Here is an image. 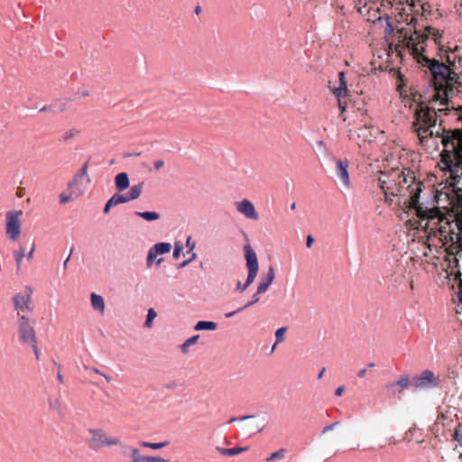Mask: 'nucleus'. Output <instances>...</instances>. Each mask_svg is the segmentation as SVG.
Listing matches in <instances>:
<instances>
[{"label":"nucleus","instance_id":"obj_1","mask_svg":"<svg viewBox=\"0 0 462 462\" xmlns=\"http://www.w3.org/2000/svg\"><path fill=\"white\" fill-rule=\"evenodd\" d=\"M430 37H432L436 44H440V32L430 26L425 27L421 34L417 30L409 36L407 33L403 34L409 53L421 67L428 68L432 75L436 91L433 100L439 101L440 106H447L436 109L423 102L418 104L412 128L421 145H426L430 137L442 140V135L436 134L438 132L462 131V106H448V97L452 95L453 84L461 83L458 70L462 69V48L456 46L453 49H445L441 45L437 56L430 59L424 54L425 49L421 45Z\"/></svg>","mask_w":462,"mask_h":462},{"label":"nucleus","instance_id":"obj_2","mask_svg":"<svg viewBox=\"0 0 462 462\" xmlns=\"http://www.w3.org/2000/svg\"><path fill=\"white\" fill-rule=\"evenodd\" d=\"M437 135H442L444 147L440 156L450 171L451 183L456 198L457 211L453 216L454 226H445L441 225L440 236L449 243L446 251L448 261L456 263L459 267L458 256L462 257V131L438 132Z\"/></svg>","mask_w":462,"mask_h":462},{"label":"nucleus","instance_id":"obj_3","mask_svg":"<svg viewBox=\"0 0 462 462\" xmlns=\"http://www.w3.org/2000/svg\"><path fill=\"white\" fill-rule=\"evenodd\" d=\"M414 178H408L403 169L392 168L388 171H381L377 178V185L383 189L385 201L392 203L391 197L405 196L409 191L410 197L420 191L419 185L412 186Z\"/></svg>","mask_w":462,"mask_h":462},{"label":"nucleus","instance_id":"obj_4","mask_svg":"<svg viewBox=\"0 0 462 462\" xmlns=\"http://www.w3.org/2000/svg\"><path fill=\"white\" fill-rule=\"evenodd\" d=\"M443 165H444V170L447 171V173H448V177L447 179V180L448 181V186L451 189H453V187L450 185V183H451L450 177L451 176H450L449 169L444 163H443ZM452 192L454 193L453 198L451 199L452 204H453V215L450 216V217H452V219H449L448 217L444 216L441 213L440 209L437 207H434L432 208H424L422 206V204H420L419 202V197H420L419 193L420 192L414 193L413 195L411 196V198L408 200L407 207L410 209H414L416 216L420 220H429V221L437 220L436 224L439 225V230L441 229V225H443L445 226H449L452 225V226H454L453 216H454V213L457 211V208L454 207V205L456 204L454 189H452Z\"/></svg>","mask_w":462,"mask_h":462},{"label":"nucleus","instance_id":"obj_5","mask_svg":"<svg viewBox=\"0 0 462 462\" xmlns=\"http://www.w3.org/2000/svg\"><path fill=\"white\" fill-rule=\"evenodd\" d=\"M88 432L91 438L88 439V447L92 450H97L106 446L118 445L120 440L116 437L106 438L105 432L101 429H88Z\"/></svg>","mask_w":462,"mask_h":462},{"label":"nucleus","instance_id":"obj_6","mask_svg":"<svg viewBox=\"0 0 462 462\" xmlns=\"http://www.w3.org/2000/svg\"><path fill=\"white\" fill-rule=\"evenodd\" d=\"M245 258L248 269L247 278L245 282V287H249L254 281L259 271L258 259L255 252L250 245H245Z\"/></svg>","mask_w":462,"mask_h":462},{"label":"nucleus","instance_id":"obj_7","mask_svg":"<svg viewBox=\"0 0 462 462\" xmlns=\"http://www.w3.org/2000/svg\"><path fill=\"white\" fill-rule=\"evenodd\" d=\"M18 316V332L20 340L26 344L36 343L35 332L32 326L30 325L28 317L20 315L19 313Z\"/></svg>","mask_w":462,"mask_h":462},{"label":"nucleus","instance_id":"obj_8","mask_svg":"<svg viewBox=\"0 0 462 462\" xmlns=\"http://www.w3.org/2000/svg\"><path fill=\"white\" fill-rule=\"evenodd\" d=\"M22 214L21 211H8L6 213V234L13 240H15L21 233V224L18 216Z\"/></svg>","mask_w":462,"mask_h":462},{"label":"nucleus","instance_id":"obj_9","mask_svg":"<svg viewBox=\"0 0 462 462\" xmlns=\"http://www.w3.org/2000/svg\"><path fill=\"white\" fill-rule=\"evenodd\" d=\"M416 388H426L430 386H437L439 383V378L429 369L421 372L420 374L413 378Z\"/></svg>","mask_w":462,"mask_h":462},{"label":"nucleus","instance_id":"obj_10","mask_svg":"<svg viewBox=\"0 0 462 462\" xmlns=\"http://www.w3.org/2000/svg\"><path fill=\"white\" fill-rule=\"evenodd\" d=\"M32 290L30 286L25 287V291L21 293H16L14 298V304L16 310H31L30 303L32 300Z\"/></svg>","mask_w":462,"mask_h":462},{"label":"nucleus","instance_id":"obj_11","mask_svg":"<svg viewBox=\"0 0 462 462\" xmlns=\"http://www.w3.org/2000/svg\"><path fill=\"white\" fill-rule=\"evenodd\" d=\"M452 419L444 413H439L434 424L430 427L431 433L437 438L444 434L445 428L449 427L452 423Z\"/></svg>","mask_w":462,"mask_h":462},{"label":"nucleus","instance_id":"obj_12","mask_svg":"<svg viewBox=\"0 0 462 462\" xmlns=\"http://www.w3.org/2000/svg\"><path fill=\"white\" fill-rule=\"evenodd\" d=\"M338 76H339L340 85L338 88H337L335 89V95L337 97L338 107L341 110V112L343 113L346 107L347 88H346V83L345 81V73L341 71V72H339Z\"/></svg>","mask_w":462,"mask_h":462},{"label":"nucleus","instance_id":"obj_13","mask_svg":"<svg viewBox=\"0 0 462 462\" xmlns=\"http://www.w3.org/2000/svg\"><path fill=\"white\" fill-rule=\"evenodd\" d=\"M347 167H348V162L346 161L337 160L336 162L337 178L341 181L342 185L346 189H348L350 186Z\"/></svg>","mask_w":462,"mask_h":462},{"label":"nucleus","instance_id":"obj_14","mask_svg":"<svg viewBox=\"0 0 462 462\" xmlns=\"http://www.w3.org/2000/svg\"><path fill=\"white\" fill-rule=\"evenodd\" d=\"M236 208L240 213L245 215L247 218L254 219V220L258 219V214L254 208V204L250 200H248L246 199H243L242 201L237 203Z\"/></svg>","mask_w":462,"mask_h":462},{"label":"nucleus","instance_id":"obj_15","mask_svg":"<svg viewBox=\"0 0 462 462\" xmlns=\"http://www.w3.org/2000/svg\"><path fill=\"white\" fill-rule=\"evenodd\" d=\"M275 278L273 267L269 266L268 272L261 277V282L258 284V293L265 292Z\"/></svg>","mask_w":462,"mask_h":462},{"label":"nucleus","instance_id":"obj_16","mask_svg":"<svg viewBox=\"0 0 462 462\" xmlns=\"http://www.w3.org/2000/svg\"><path fill=\"white\" fill-rule=\"evenodd\" d=\"M375 132L376 130L372 127H362L359 128L357 138L359 140L358 145L362 146V144H365V143H370L373 138L375 137Z\"/></svg>","mask_w":462,"mask_h":462},{"label":"nucleus","instance_id":"obj_17","mask_svg":"<svg viewBox=\"0 0 462 462\" xmlns=\"http://www.w3.org/2000/svg\"><path fill=\"white\" fill-rule=\"evenodd\" d=\"M115 185L118 192H123L130 187L128 174L125 171L119 172L115 177Z\"/></svg>","mask_w":462,"mask_h":462},{"label":"nucleus","instance_id":"obj_18","mask_svg":"<svg viewBox=\"0 0 462 462\" xmlns=\"http://www.w3.org/2000/svg\"><path fill=\"white\" fill-rule=\"evenodd\" d=\"M216 449L219 454L225 457H233L241 454L248 449V447H235L231 448L217 447Z\"/></svg>","mask_w":462,"mask_h":462},{"label":"nucleus","instance_id":"obj_19","mask_svg":"<svg viewBox=\"0 0 462 462\" xmlns=\"http://www.w3.org/2000/svg\"><path fill=\"white\" fill-rule=\"evenodd\" d=\"M91 306L94 310L104 312L106 305L104 298L95 292L90 295Z\"/></svg>","mask_w":462,"mask_h":462},{"label":"nucleus","instance_id":"obj_20","mask_svg":"<svg viewBox=\"0 0 462 462\" xmlns=\"http://www.w3.org/2000/svg\"><path fill=\"white\" fill-rule=\"evenodd\" d=\"M217 323L209 320H199L196 323L194 329L197 331L208 330L213 331L217 329Z\"/></svg>","mask_w":462,"mask_h":462},{"label":"nucleus","instance_id":"obj_21","mask_svg":"<svg viewBox=\"0 0 462 462\" xmlns=\"http://www.w3.org/2000/svg\"><path fill=\"white\" fill-rule=\"evenodd\" d=\"M135 216H138L147 222H152L160 219L161 216L156 211H135Z\"/></svg>","mask_w":462,"mask_h":462},{"label":"nucleus","instance_id":"obj_22","mask_svg":"<svg viewBox=\"0 0 462 462\" xmlns=\"http://www.w3.org/2000/svg\"><path fill=\"white\" fill-rule=\"evenodd\" d=\"M143 183L141 182L131 187L130 190L125 194L129 201L134 200L140 197L143 191Z\"/></svg>","mask_w":462,"mask_h":462},{"label":"nucleus","instance_id":"obj_23","mask_svg":"<svg viewBox=\"0 0 462 462\" xmlns=\"http://www.w3.org/2000/svg\"><path fill=\"white\" fill-rule=\"evenodd\" d=\"M152 247L157 255L165 254L171 250V245L167 242L156 243Z\"/></svg>","mask_w":462,"mask_h":462},{"label":"nucleus","instance_id":"obj_24","mask_svg":"<svg viewBox=\"0 0 462 462\" xmlns=\"http://www.w3.org/2000/svg\"><path fill=\"white\" fill-rule=\"evenodd\" d=\"M409 384H410V379L406 375V376L401 377L397 382L388 384L387 388L394 389L395 387L399 386L400 389L398 390V393H402V391L403 389L407 388L409 386Z\"/></svg>","mask_w":462,"mask_h":462},{"label":"nucleus","instance_id":"obj_25","mask_svg":"<svg viewBox=\"0 0 462 462\" xmlns=\"http://www.w3.org/2000/svg\"><path fill=\"white\" fill-rule=\"evenodd\" d=\"M200 336L199 335H194L190 337H189L188 339H186L180 346V351L183 353V354H187L189 353V347L190 346H193L195 345L198 340L199 339Z\"/></svg>","mask_w":462,"mask_h":462},{"label":"nucleus","instance_id":"obj_26","mask_svg":"<svg viewBox=\"0 0 462 462\" xmlns=\"http://www.w3.org/2000/svg\"><path fill=\"white\" fill-rule=\"evenodd\" d=\"M88 162H89V159L81 166L79 171L74 176L78 180L85 178L87 183H90L91 182V179H90V177L88 174Z\"/></svg>","mask_w":462,"mask_h":462},{"label":"nucleus","instance_id":"obj_27","mask_svg":"<svg viewBox=\"0 0 462 462\" xmlns=\"http://www.w3.org/2000/svg\"><path fill=\"white\" fill-rule=\"evenodd\" d=\"M169 445H170V442L168 440H165L162 442H147V441L141 442L142 447L149 448L152 449H160V448H165Z\"/></svg>","mask_w":462,"mask_h":462},{"label":"nucleus","instance_id":"obj_28","mask_svg":"<svg viewBox=\"0 0 462 462\" xmlns=\"http://www.w3.org/2000/svg\"><path fill=\"white\" fill-rule=\"evenodd\" d=\"M109 199L115 206L129 202L126 195L121 194V192H118L117 190Z\"/></svg>","mask_w":462,"mask_h":462},{"label":"nucleus","instance_id":"obj_29","mask_svg":"<svg viewBox=\"0 0 462 462\" xmlns=\"http://www.w3.org/2000/svg\"><path fill=\"white\" fill-rule=\"evenodd\" d=\"M156 316H157V313L154 310V309H152V308L149 309L148 312H147V315H146V319H145V322H144V326L146 328H151L154 319L156 318Z\"/></svg>","mask_w":462,"mask_h":462},{"label":"nucleus","instance_id":"obj_30","mask_svg":"<svg viewBox=\"0 0 462 462\" xmlns=\"http://www.w3.org/2000/svg\"><path fill=\"white\" fill-rule=\"evenodd\" d=\"M79 134V130L76 129V128H71L68 131H66L64 133V134L62 135V137L60 138V141L61 142H64V143H67L69 142L72 137H74L75 135Z\"/></svg>","mask_w":462,"mask_h":462},{"label":"nucleus","instance_id":"obj_31","mask_svg":"<svg viewBox=\"0 0 462 462\" xmlns=\"http://www.w3.org/2000/svg\"><path fill=\"white\" fill-rule=\"evenodd\" d=\"M284 453H285V450L283 448H281V449L273 452V454H271V456L268 457L265 460L267 462H273L277 459H281L284 457Z\"/></svg>","mask_w":462,"mask_h":462},{"label":"nucleus","instance_id":"obj_32","mask_svg":"<svg viewBox=\"0 0 462 462\" xmlns=\"http://www.w3.org/2000/svg\"><path fill=\"white\" fill-rule=\"evenodd\" d=\"M452 439L462 446V423L455 429Z\"/></svg>","mask_w":462,"mask_h":462},{"label":"nucleus","instance_id":"obj_33","mask_svg":"<svg viewBox=\"0 0 462 462\" xmlns=\"http://www.w3.org/2000/svg\"><path fill=\"white\" fill-rule=\"evenodd\" d=\"M157 256L158 255L153 251L152 247H151L148 251V254H147V258H146V265L148 268H150L153 264Z\"/></svg>","mask_w":462,"mask_h":462},{"label":"nucleus","instance_id":"obj_34","mask_svg":"<svg viewBox=\"0 0 462 462\" xmlns=\"http://www.w3.org/2000/svg\"><path fill=\"white\" fill-rule=\"evenodd\" d=\"M286 331H287V328L286 327L279 328L275 331V340H276V343H281V342H282L284 340V336H285Z\"/></svg>","mask_w":462,"mask_h":462},{"label":"nucleus","instance_id":"obj_35","mask_svg":"<svg viewBox=\"0 0 462 462\" xmlns=\"http://www.w3.org/2000/svg\"><path fill=\"white\" fill-rule=\"evenodd\" d=\"M141 462H169V459L161 457L143 456Z\"/></svg>","mask_w":462,"mask_h":462},{"label":"nucleus","instance_id":"obj_36","mask_svg":"<svg viewBox=\"0 0 462 462\" xmlns=\"http://www.w3.org/2000/svg\"><path fill=\"white\" fill-rule=\"evenodd\" d=\"M250 431V434L259 433L263 430V426H260L259 424L249 423L245 426Z\"/></svg>","mask_w":462,"mask_h":462},{"label":"nucleus","instance_id":"obj_37","mask_svg":"<svg viewBox=\"0 0 462 462\" xmlns=\"http://www.w3.org/2000/svg\"><path fill=\"white\" fill-rule=\"evenodd\" d=\"M456 276H457V279L459 281L457 298H458L459 302L462 303V279H461L460 270H457Z\"/></svg>","mask_w":462,"mask_h":462},{"label":"nucleus","instance_id":"obj_38","mask_svg":"<svg viewBox=\"0 0 462 462\" xmlns=\"http://www.w3.org/2000/svg\"><path fill=\"white\" fill-rule=\"evenodd\" d=\"M183 246L180 242H176L174 245V250H173V258L178 259L182 252Z\"/></svg>","mask_w":462,"mask_h":462},{"label":"nucleus","instance_id":"obj_39","mask_svg":"<svg viewBox=\"0 0 462 462\" xmlns=\"http://www.w3.org/2000/svg\"><path fill=\"white\" fill-rule=\"evenodd\" d=\"M131 457L133 458L132 462H141L142 461V457L143 456H140L139 455V450L138 448H133L131 449Z\"/></svg>","mask_w":462,"mask_h":462},{"label":"nucleus","instance_id":"obj_40","mask_svg":"<svg viewBox=\"0 0 462 462\" xmlns=\"http://www.w3.org/2000/svg\"><path fill=\"white\" fill-rule=\"evenodd\" d=\"M255 416L254 415H245V416H241V417H231L228 423H232V422H235V421H244V420H246L248 419H252V418H254Z\"/></svg>","mask_w":462,"mask_h":462},{"label":"nucleus","instance_id":"obj_41","mask_svg":"<svg viewBox=\"0 0 462 462\" xmlns=\"http://www.w3.org/2000/svg\"><path fill=\"white\" fill-rule=\"evenodd\" d=\"M186 246L188 247V254L192 252L196 246V243L192 241V237L190 236L186 240Z\"/></svg>","mask_w":462,"mask_h":462},{"label":"nucleus","instance_id":"obj_42","mask_svg":"<svg viewBox=\"0 0 462 462\" xmlns=\"http://www.w3.org/2000/svg\"><path fill=\"white\" fill-rule=\"evenodd\" d=\"M113 207H116L110 199H108L103 208L104 214H108Z\"/></svg>","mask_w":462,"mask_h":462},{"label":"nucleus","instance_id":"obj_43","mask_svg":"<svg viewBox=\"0 0 462 462\" xmlns=\"http://www.w3.org/2000/svg\"><path fill=\"white\" fill-rule=\"evenodd\" d=\"M71 199H71V196H69V195H66V194H64V193H61V194L60 195V202L61 204H64V203H66V202H69V200H71Z\"/></svg>","mask_w":462,"mask_h":462},{"label":"nucleus","instance_id":"obj_44","mask_svg":"<svg viewBox=\"0 0 462 462\" xmlns=\"http://www.w3.org/2000/svg\"><path fill=\"white\" fill-rule=\"evenodd\" d=\"M23 256H24L23 251L15 252L14 253V258H15V261H16L18 265L20 264V263H21L22 259L23 258Z\"/></svg>","mask_w":462,"mask_h":462},{"label":"nucleus","instance_id":"obj_45","mask_svg":"<svg viewBox=\"0 0 462 462\" xmlns=\"http://www.w3.org/2000/svg\"><path fill=\"white\" fill-rule=\"evenodd\" d=\"M314 242H315L314 236H311V235H308L307 238H306V245H307V247H309V248L311 247L312 245L314 244Z\"/></svg>","mask_w":462,"mask_h":462},{"label":"nucleus","instance_id":"obj_46","mask_svg":"<svg viewBox=\"0 0 462 462\" xmlns=\"http://www.w3.org/2000/svg\"><path fill=\"white\" fill-rule=\"evenodd\" d=\"M247 288H248V287H245V283H242L240 281H237V282H236V291H245Z\"/></svg>","mask_w":462,"mask_h":462},{"label":"nucleus","instance_id":"obj_47","mask_svg":"<svg viewBox=\"0 0 462 462\" xmlns=\"http://www.w3.org/2000/svg\"><path fill=\"white\" fill-rule=\"evenodd\" d=\"M164 162L162 160H157L154 162V168L156 171H159L162 167H163Z\"/></svg>","mask_w":462,"mask_h":462},{"label":"nucleus","instance_id":"obj_48","mask_svg":"<svg viewBox=\"0 0 462 462\" xmlns=\"http://www.w3.org/2000/svg\"><path fill=\"white\" fill-rule=\"evenodd\" d=\"M31 344H32V346L33 348V352H34L35 357H36L37 360H39L40 359V351H39V349L37 347V345H36V343H31Z\"/></svg>","mask_w":462,"mask_h":462},{"label":"nucleus","instance_id":"obj_49","mask_svg":"<svg viewBox=\"0 0 462 462\" xmlns=\"http://www.w3.org/2000/svg\"><path fill=\"white\" fill-rule=\"evenodd\" d=\"M253 305H254V303L252 300H250V301L246 302L244 306L238 308L237 311H243L244 310H245Z\"/></svg>","mask_w":462,"mask_h":462},{"label":"nucleus","instance_id":"obj_50","mask_svg":"<svg viewBox=\"0 0 462 462\" xmlns=\"http://www.w3.org/2000/svg\"><path fill=\"white\" fill-rule=\"evenodd\" d=\"M260 294L261 293H258V290L256 291L255 293L253 294L252 296V301L255 304L257 303L259 300H260Z\"/></svg>","mask_w":462,"mask_h":462},{"label":"nucleus","instance_id":"obj_51","mask_svg":"<svg viewBox=\"0 0 462 462\" xmlns=\"http://www.w3.org/2000/svg\"><path fill=\"white\" fill-rule=\"evenodd\" d=\"M344 391H345V387H344L343 385H342V386H339V387H337V388L336 389V391H335V394H336L337 396H341V395L343 394Z\"/></svg>","mask_w":462,"mask_h":462},{"label":"nucleus","instance_id":"obj_52","mask_svg":"<svg viewBox=\"0 0 462 462\" xmlns=\"http://www.w3.org/2000/svg\"><path fill=\"white\" fill-rule=\"evenodd\" d=\"M79 180H78L77 178H75V177H74V178H73V180H70V181L68 183V189H71L72 187H74V186L78 183V181H79Z\"/></svg>","mask_w":462,"mask_h":462},{"label":"nucleus","instance_id":"obj_53","mask_svg":"<svg viewBox=\"0 0 462 462\" xmlns=\"http://www.w3.org/2000/svg\"><path fill=\"white\" fill-rule=\"evenodd\" d=\"M73 250H74V248H73V247H71V248H70V252H69V256H68V257L66 258V260L63 262V267H64V269H66V268H67L68 262L69 261V258H70V255H71V254H72V253H73Z\"/></svg>","mask_w":462,"mask_h":462},{"label":"nucleus","instance_id":"obj_54","mask_svg":"<svg viewBox=\"0 0 462 462\" xmlns=\"http://www.w3.org/2000/svg\"><path fill=\"white\" fill-rule=\"evenodd\" d=\"M366 371H367V370H366V368H363V369H361V370L357 373V376H358L359 378H364V377H365V375H366Z\"/></svg>","mask_w":462,"mask_h":462},{"label":"nucleus","instance_id":"obj_55","mask_svg":"<svg viewBox=\"0 0 462 462\" xmlns=\"http://www.w3.org/2000/svg\"><path fill=\"white\" fill-rule=\"evenodd\" d=\"M163 387L165 389L171 390V389H174L176 387V383L174 382H171V383L164 384Z\"/></svg>","mask_w":462,"mask_h":462},{"label":"nucleus","instance_id":"obj_56","mask_svg":"<svg viewBox=\"0 0 462 462\" xmlns=\"http://www.w3.org/2000/svg\"><path fill=\"white\" fill-rule=\"evenodd\" d=\"M240 311H237V310H234V311H230V312H227L225 314V317L226 319H230L232 317H234L236 314L239 313Z\"/></svg>","mask_w":462,"mask_h":462},{"label":"nucleus","instance_id":"obj_57","mask_svg":"<svg viewBox=\"0 0 462 462\" xmlns=\"http://www.w3.org/2000/svg\"><path fill=\"white\" fill-rule=\"evenodd\" d=\"M56 106V105H51L50 106H42L41 109H40V112H45V111H49V110H51L52 107Z\"/></svg>","mask_w":462,"mask_h":462},{"label":"nucleus","instance_id":"obj_58","mask_svg":"<svg viewBox=\"0 0 462 462\" xmlns=\"http://www.w3.org/2000/svg\"><path fill=\"white\" fill-rule=\"evenodd\" d=\"M188 264H189V261L185 260L182 263L178 264V269H182V268L186 267Z\"/></svg>","mask_w":462,"mask_h":462},{"label":"nucleus","instance_id":"obj_59","mask_svg":"<svg viewBox=\"0 0 462 462\" xmlns=\"http://www.w3.org/2000/svg\"><path fill=\"white\" fill-rule=\"evenodd\" d=\"M337 424H338V423H337V422H336V423H333V424H331V425H329V426L325 427L322 432H323V433H326V432H327V431H328L329 430H332V429H333L335 426H337Z\"/></svg>","mask_w":462,"mask_h":462},{"label":"nucleus","instance_id":"obj_60","mask_svg":"<svg viewBox=\"0 0 462 462\" xmlns=\"http://www.w3.org/2000/svg\"><path fill=\"white\" fill-rule=\"evenodd\" d=\"M189 254H190V256H189V259H187V260H188V261H189V263H190L192 261H194V260L196 259V257H197V254H196V253H194L193 251H192V252H189Z\"/></svg>","mask_w":462,"mask_h":462},{"label":"nucleus","instance_id":"obj_61","mask_svg":"<svg viewBox=\"0 0 462 462\" xmlns=\"http://www.w3.org/2000/svg\"><path fill=\"white\" fill-rule=\"evenodd\" d=\"M430 4H428V3H425V4H423V5H421V9H422V11H423V12L428 11V10L430 9Z\"/></svg>","mask_w":462,"mask_h":462},{"label":"nucleus","instance_id":"obj_62","mask_svg":"<svg viewBox=\"0 0 462 462\" xmlns=\"http://www.w3.org/2000/svg\"><path fill=\"white\" fill-rule=\"evenodd\" d=\"M57 379H58V381H59L60 383H63V382H64V380H63V375L60 374V371H59V372H58Z\"/></svg>","mask_w":462,"mask_h":462},{"label":"nucleus","instance_id":"obj_63","mask_svg":"<svg viewBox=\"0 0 462 462\" xmlns=\"http://www.w3.org/2000/svg\"><path fill=\"white\" fill-rule=\"evenodd\" d=\"M458 72H459V76H460L459 81H460L461 83H454V84H453V87H454L455 85H457V86H459V87H460V86H462V71H461V69H459V70H458Z\"/></svg>","mask_w":462,"mask_h":462},{"label":"nucleus","instance_id":"obj_64","mask_svg":"<svg viewBox=\"0 0 462 462\" xmlns=\"http://www.w3.org/2000/svg\"><path fill=\"white\" fill-rule=\"evenodd\" d=\"M101 375L105 377V379L106 380V382H108V383H109V382H111V381H112V377H111V376H109V375H107V374H101Z\"/></svg>","mask_w":462,"mask_h":462}]
</instances>
